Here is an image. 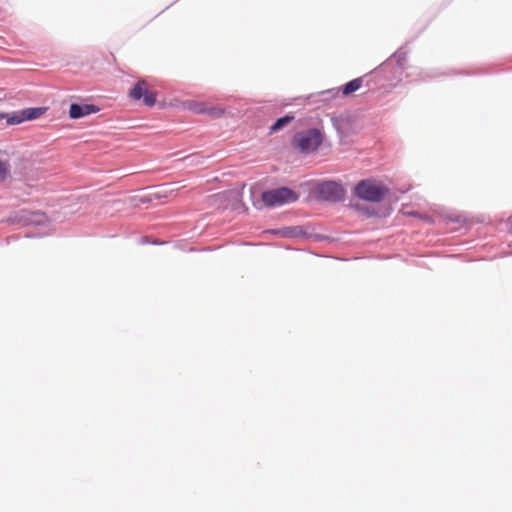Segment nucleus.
Returning a JSON list of instances; mask_svg holds the SVG:
<instances>
[{
    "instance_id": "1a4fd4ad",
    "label": "nucleus",
    "mask_w": 512,
    "mask_h": 512,
    "mask_svg": "<svg viewBox=\"0 0 512 512\" xmlns=\"http://www.w3.org/2000/svg\"><path fill=\"white\" fill-rule=\"evenodd\" d=\"M99 111L100 108L95 104L72 103L69 107V117L71 119H80Z\"/></svg>"
},
{
    "instance_id": "f03ea898",
    "label": "nucleus",
    "mask_w": 512,
    "mask_h": 512,
    "mask_svg": "<svg viewBox=\"0 0 512 512\" xmlns=\"http://www.w3.org/2000/svg\"><path fill=\"white\" fill-rule=\"evenodd\" d=\"M323 142V134L318 128L298 131L292 138V145L303 154L316 151Z\"/></svg>"
},
{
    "instance_id": "f3484780",
    "label": "nucleus",
    "mask_w": 512,
    "mask_h": 512,
    "mask_svg": "<svg viewBox=\"0 0 512 512\" xmlns=\"http://www.w3.org/2000/svg\"><path fill=\"white\" fill-rule=\"evenodd\" d=\"M281 228H275V229H271L269 230V233H271L272 235H275V236H278V237H281Z\"/></svg>"
},
{
    "instance_id": "6ab92c4d",
    "label": "nucleus",
    "mask_w": 512,
    "mask_h": 512,
    "mask_svg": "<svg viewBox=\"0 0 512 512\" xmlns=\"http://www.w3.org/2000/svg\"><path fill=\"white\" fill-rule=\"evenodd\" d=\"M19 236H16V235H12V236H9L7 239H6V243L9 244L11 241H16L18 240Z\"/></svg>"
},
{
    "instance_id": "39448f33",
    "label": "nucleus",
    "mask_w": 512,
    "mask_h": 512,
    "mask_svg": "<svg viewBox=\"0 0 512 512\" xmlns=\"http://www.w3.org/2000/svg\"><path fill=\"white\" fill-rule=\"evenodd\" d=\"M317 199L327 202H339L345 196L343 186L336 181L326 180L317 184L315 188Z\"/></svg>"
},
{
    "instance_id": "dca6fc26",
    "label": "nucleus",
    "mask_w": 512,
    "mask_h": 512,
    "mask_svg": "<svg viewBox=\"0 0 512 512\" xmlns=\"http://www.w3.org/2000/svg\"><path fill=\"white\" fill-rule=\"evenodd\" d=\"M10 170L6 162L0 161V181H4L9 175Z\"/></svg>"
},
{
    "instance_id": "4be33fe9",
    "label": "nucleus",
    "mask_w": 512,
    "mask_h": 512,
    "mask_svg": "<svg viewBox=\"0 0 512 512\" xmlns=\"http://www.w3.org/2000/svg\"><path fill=\"white\" fill-rule=\"evenodd\" d=\"M151 244H154V245H158V244H162V242H158V241H152L150 242Z\"/></svg>"
},
{
    "instance_id": "5701e85b",
    "label": "nucleus",
    "mask_w": 512,
    "mask_h": 512,
    "mask_svg": "<svg viewBox=\"0 0 512 512\" xmlns=\"http://www.w3.org/2000/svg\"><path fill=\"white\" fill-rule=\"evenodd\" d=\"M451 221H453V222H460V219L459 218H453V219H451Z\"/></svg>"
},
{
    "instance_id": "ddd939ff",
    "label": "nucleus",
    "mask_w": 512,
    "mask_h": 512,
    "mask_svg": "<svg viewBox=\"0 0 512 512\" xmlns=\"http://www.w3.org/2000/svg\"><path fill=\"white\" fill-rule=\"evenodd\" d=\"M338 94H339V89L332 88V89L321 91L316 95H310L307 98L311 99L313 97H319L320 99L318 101L327 102L330 99L335 98Z\"/></svg>"
},
{
    "instance_id": "6e6552de",
    "label": "nucleus",
    "mask_w": 512,
    "mask_h": 512,
    "mask_svg": "<svg viewBox=\"0 0 512 512\" xmlns=\"http://www.w3.org/2000/svg\"><path fill=\"white\" fill-rule=\"evenodd\" d=\"M129 95L134 100L143 99L144 104L148 107L154 106L157 101V94L147 90L144 80H139L130 90Z\"/></svg>"
},
{
    "instance_id": "aec40b11",
    "label": "nucleus",
    "mask_w": 512,
    "mask_h": 512,
    "mask_svg": "<svg viewBox=\"0 0 512 512\" xmlns=\"http://www.w3.org/2000/svg\"><path fill=\"white\" fill-rule=\"evenodd\" d=\"M25 237L26 238H34V237H36V235L27 233V234H25Z\"/></svg>"
},
{
    "instance_id": "7ed1b4c3",
    "label": "nucleus",
    "mask_w": 512,
    "mask_h": 512,
    "mask_svg": "<svg viewBox=\"0 0 512 512\" xmlns=\"http://www.w3.org/2000/svg\"><path fill=\"white\" fill-rule=\"evenodd\" d=\"M407 53L404 46L400 47L390 58L379 65L376 70L380 73L390 71V75L384 76L385 80L392 81L400 78L404 71Z\"/></svg>"
},
{
    "instance_id": "423d86ee",
    "label": "nucleus",
    "mask_w": 512,
    "mask_h": 512,
    "mask_svg": "<svg viewBox=\"0 0 512 512\" xmlns=\"http://www.w3.org/2000/svg\"><path fill=\"white\" fill-rule=\"evenodd\" d=\"M280 233L281 238L289 239L301 238L305 240L322 241L326 238L321 234L313 233L310 226L307 225L281 227Z\"/></svg>"
},
{
    "instance_id": "412c9836",
    "label": "nucleus",
    "mask_w": 512,
    "mask_h": 512,
    "mask_svg": "<svg viewBox=\"0 0 512 512\" xmlns=\"http://www.w3.org/2000/svg\"><path fill=\"white\" fill-rule=\"evenodd\" d=\"M411 215L416 216V217H420V213L419 212L411 213Z\"/></svg>"
},
{
    "instance_id": "a211bd4d",
    "label": "nucleus",
    "mask_w": 512,
    "mask_h": 512,
    "mask_svg": "<svg viewBox=\"0 0 512 512\" xmlns=\"http://www.w3.org/2000/svg\"><path fill=\"white\" fill-rule=\"evenodd\" d=\"M508 233L512 236V216L507 221Z\"/></svg>"
},
{
    "instance_id": "2eb2a0df",
    "label": "nucleus",
    "mask_w": 512,
    "mask_h": 512,
    "mask_svg": "<svg viewBox=\"0 0 512 512\" xmlns=\"http://www.w3.org/2000/svg\"><path fill=\"white\" fill-rule=\"evenodd\" d=\"M199 112L206 113V114H208L210 116H213V117H221V116L224 115L225 110L222 107L211 106V107H208V108H201V109H199Z\"/></svg>"
},
{
    "instance_id": "f257e3e1",
    "label": "nucleus",
    "mask_w": 512,
    "mask_h": 512,
    "mask_svg": "<svg viewBox=\"0 0 512 512\" xmlns=\"http://www.w3.org/2000/svg\"><path fill=\"white\" fill-rule=\"evenodd\" d=\"M298 199L299 194L296 191L287 186H280L262 191L260 200H254L252 204L257 210H262L263 207L276 208L291 204Z\"/></svg>"
},
{
    "instance_id": "20e7f679",
    "label": "nucleus",
    "mask_w": 512,
    "mask_h": 512,
    "mask_svg": "<svg viewBox=\"0 0 512 512\" xmlns=\"http://www.w3.org/2000/svg\"><path fill=\"white\" fill-rule=\"evenodd\" d=\"M389 192L383 184H376L373 180H361L355 186V194L358 198L369 202H380Z\"/></svg>"
},
{
    "instance_id": "b1692460",
    "label": "nucleus",
    "mask_w": 512,
    "mask_h": 512,
    "mask_svg": "<svg viewBox=\"0 0 512 512\" xmlns=\"http://www.w3.org/2000/svg\"><path fill=\"white\" fill-rule=\"evenodd\" d=\"M3 117H4V115H3V114H0V118H3Z\"/></svg>"
},
{
    "instance_id": "9b49d317",
    "label": "nucleus",
    "mask_w": 512,
    "mask_h": 512,
    "mask_svg": "<svg viewBox=\"0 0 512 512\" xmlns=\"http://www.w3.org/2000/svg\"><path fill=\"white\" fill-rule=\"evenodd\" d=\"M363 82L362 77L355 78L341 87V92L344 96H348L360 89Z\"/></svg>"
},
{
    "instance_id": "4468645a",
    "label": "nucleus",
    "mask_w": 512,
    "mask_h": 512,
    "mask_svg": "<svg viewBox=\"0 0 512 512\" xmlns=\"http://www.w3.org/2000/svg\"><path fill=\"white\" fill-rule=\"evenodd\" d=\"M6 122L9 125H17V124H20L22 122H25L21 110L14 111L11 114H7Z\"/></svg>"
},
{
    "instance_id": "f8f14e48",
    "label": "nucleus",
    "mask_w": 512,
    "mask_h": 512,
    "mask_svg": "<svg viewBox=\"0 0 512 512\" xmlns=\"http://www.w3.org/2000/svg\"><path fill=\"white\" fill-rule=\"evenodd\" d=\"M294 119L293 115L286 114L282 117H279L275 120V122L270 126V132H277L287 126Z\"/></svg>"
},
{
    "instance_id": "0eeeda50",
    "label": "nucleus",
    "mask_w": 512,
    "mask_h": 512,
    "mask_svg": "<svg viewBox=\"0 0 512 512\" xmlns=\"http://www.w3.org/2000/svg\"><path fill=\"white\" fill-rule=\"evenodd\" d=\"M46 215L42 212H31L20 210L10 215L6 222L9 224H19L22 226L40 225L46 222Z\"/></svg>"
},
{
    "instance_id": "9d476101",
    "label": "nucleus",
    "mask_w": 512,
    "mask_h": 512,
    "mask_svg": "<svg viewBox=\"0 0 512 512\" xmlns=\"http://www.w3.org/2000/svg\"><path fill=\"white\" fill-rule=\"evenodd\" d=\"M46 107H28L21 110L25 121H32L46 112Z\"/></svg>"
}]
</instances>
